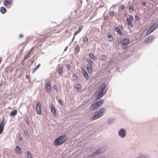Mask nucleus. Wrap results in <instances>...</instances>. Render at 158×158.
<instances>
[{"label": "nucleus", "instance_id": "1", "mask_svg": "<svg viewBox=\"0 0 158 158\" xmlns=\"http://www.w3.org/2000/svg\"><path fill=\"white\" fill-rule=\"evenodd\" d=\"M106 84L104 83L102 84L95 92V94L96 95V99H99L102 97L106 94Z\"/></svg>", "mask_w": 158, "mask_h": 158}, {"label": "nucleus", "instance_id": "2", "mask_svg": "<svg viewBox=\"0 0 158 158\" xmlns=\"http://www.w3.org/2000/svg\"><path fill=\"white\" fill-rule=\"evenodd\" d=\"M67 139V138L65 135H62L59 136L58 138L55 139L54 143V144L55 146L60 145L63 144Z\"/></svg>", "mask_w": 158, "mask_h": 158}, {"label": "nucleus", "instance_id": "3", "mask_svg": "<svg viewBox=\"0 0 158 158\" xmlns=\"http://www.w3.org/2000/svg\"><path fill=\"white\" fill-rule=\"evenodd\" d=\"M105 110V108H101L99 111L96 112L94 113V115L91 117V120H93L97 119L102 116Z\"/></svg>", "mask_w": 158, "mask_h": 158}, {"label": "nucleus", "instance_id": "4", "mask_svg": "<svg viewBox=\"0 0 158 158\" xmlns=\"http://www.w3.org/2000/svg\"><path fill=\"white\" fill-rule=\"evenodd\" d=\"M103 102V100H100L98 102L94 103L90 106V109L92 110L96 109L102 105Z\"/></svg>", "mask_w": 158, "mask_h": 158}, {"label": "nucleus", "instance_id": "5", "mask_svg": "<svg viewBox=\"0 0 158 158\" xmlns=\"http://www.w3.org/2000/svg\"><path fill=\"white\" fill-rule=\"evenodd\" d=\"M158 27V23L156 22L152 25L146 32L147 35H149L154 31Z\"/></svg>", "mask_w": 158, "mask_h": 158}, {"label": "nucleus", "instance_id": "6", "mask_svg": "<svg viewBox=\"0 0 158 158\" xmlns=\"http://www.w3.org/2000/svg\"><path fill=\"white\" fill-rule=\"evenodd\" d=\"M133 18L131 15H130L129 18L127 19V24L128 28H132L133 25L131 22L133 20ZM130 29V28H129Z\"/></svg>", "mask_w": 158, "mask_h": 158}, {"label": "nucleus", "instance_id": "7", "mask_svg": "<svg viewBox=\"0 0 158 158\" xmlns=\"http://www.w3.org/2000/svg\"><path fill=\"white\" fill-rule=\"evenodd\" d=\"M41 103L40 102H38L36 105V110L37 113L39 114H41V112L40 110Z\"/></svg>", "mask_w": 158, "mask_h": 158}, {"label": "nucleus", "instance_id": "8", "mask_svg": "<svg viewBox=\"0 0 158 158\" xmlns=\"http://www.w3.org/2000/svg\"><path fill=\"white\" fill-rule=\"evenodd\" d=\"M121 44L123 46L128 45L130 42V40L128 38H125L121 41Z\"/></svg>", "mask_w": 158, "mask_h": 158}, {"label": "nucleus", "instance_id": "9", "mask_svg": "<svg viewBox=\"0 0 158 158\" xmlns=\"http://www.w3.org/2000/svg\"><path fill=\"white\" fill-rule=\"evenodd\" d=\"M154 39V37L151 36L146 38L144 40V42L145 43H147L152 42Z\"/></svg>", "mask_w": 158, "mask_h": 158}, {"label": "nucleus", "instance_id": "10", "mask_svg": "<svg viewBox=\"0 0 158 158\" xmlns=\"http://www.w3.org/2000/svg\"><path fill=\"white\" fill-rule=\"evenodd\" d=\"M5 123V119L3 118L0 123V134H1L3 130Z\"/></svg>", "mask_w": 158, "mask_h": 158}, {"label": "nucleus", "instance_id": "11", "mask_svg": "<svg viewBox=\"0 0 158 158\" xmlns=\"http://www.w3.org/2000/svg\"><path fill=\"white\" fill-rule=\"evenodd\" d=\"M50 108L51 109V111L52 113L53 114L54 116H55L56 115V109L54 107V105L53 104H51L50 105Z\"/></svg>", "mask_w": 158, "mask_h": 158}, {"label": "nucleus", "instance_id": "12", "mask_svg": "<svg viewBox=\"0 0 158 158\" xmlns=\"http://www.w3.org/2000/svg\"><path fill=\"white\" fill-rule=\"evenodd\" d=\"M119 135L122 138H123L125 135V132L124 130L121 129L118 132Z\"/></svg>", "mask_w": 158, "mask_h": 158}, {"label": "nucleus", "instance_id": "13", "mask_svg": "<svg viewBox=\"0 0 158 158\" xmlns=\"http://www.w3.org/2000/svg\"><path fill=\"white\" fill-rule=\"evenodd\" d=\"M51 86L49 81L48 82L46 85V90L48 93L50 92Z\"/></svg>", "mask_w": 158, "mask_h": 158}, {"label": "nucleus", "instance_id": "14", "mask_svg": "<svg viewBox=\"0 0 158 158\" xmlns=\"http://www.w3.org/2000/svg\"><path fill=\"white\" fill-rule=\"evenodd\" d=\"M82 72L83 73V75L85 77V78L86 79H88L89 78L88 75L84 68H82Z\"/></svg>", "mask_w": 158, "mask_h": 158}, {"label": "nucleus", "instance_id": "15", "mask_svg": "<svg viewBox=\"0 0 158 158\" xmlns=\"http://www.w3.org/2000/svg\"><path fill=\"white\" fill-rule=\"evenodd\" d=\"M11 0H4L3 2V4L5 6L10 5L11 3Z\"/></svg>", "mask_w": 158, "mask_h": 158}, {"label": "nucleus", "instance_id": "16", "mask_svg": "<svg viewBox=\"0 0 158 158\" xmlns=\"http://www.w3.org/2000/svg\"><path fill=\"white\" fill-rule=\"evenodd\" d=\"M82 28L83 27L82 26H79L78 29L74 32V35L75 36L78 33H79L81 30Z\"/></svg>", "mask_w": 158, "mask_h": 158}, {"label": "nucleus", "instance_id": "17", "mask_svg": "<svg viewBox=\"0 0 158 158\" xmlns=\"http://www.w3.org/2000/svg\"><path fill=\"white\" fill-rule=\"evenodd\" d=\"M15 150L17 153L21 154V149L19 146H16Z\"/></svg>", "mask_w": 158, "mask_h": 158}, {"label": "nucleus", "instance_id": "18", "mask_svg": "<svg viewBox=\"0 0 158 158\" xmlns=\"http://www.w3.org/2000/svg\"><path fill=\"white\" fill-rule=\"evenodd\" d=\"M107 36L109 40L110 41H112L113 39V37L110 33H107Z\"/></svg>", "mask_w": 158, "mask_h": 158}, {"label": "nucleus", "instance_id": "19", "mask_svg": "<svg viewBox=\"0 0 158 158\" xmlns=\"http://www.w3.org/2000/svg\"><path fill=\"white\" fill-rule=\"evenodd\" d=\"M92 66L91 65H88L87 66V70L89 73H91L92 71Z\"/></svg>", "mask_w": 158, "mask_h": 158}, {"label": "nucleus", "instance_id": "20", "mask_svg": "<svg viewBox=\"0 0 158 158\" xmlns=\"http://www.w3.org/2000/svg\"><path fill=\"white\" fill-rule=\"evenodd\" d=\"M0 11L2 13L4 14L6 12V9L5 7H2L0 8Z\"/></svg>", "mask_w": 158, "mask_h": 158}, {"label": "nucleus", "instance_id": "21", "mask_svg": "<svg viewBox=\"0 0 158 158\" xmlns=\"http://www.w3.org/2000/svg\"><path fill=\"white\" fill-rule=\"evenodd\" d=\"M40 64H38L36 67L35 68H34L33 69V71H32V73H34L38 69H39V68H40Z\"/></svg>", "mask_w": 158, "mask_h": 158}, {"label": "nucleus", "instance_id": "22", "mask_svg": "<svg viewBox=\"0 0 158 158\" xmlns=\"http://www.w3.org/2000/svg\"><path fill=\"white\" fill-rule=\"evenodd\" d=\"M17 114V110H15L12 111L10 114V115L11 116H14L16 115Z\"/></svg>", "mask_w": 158, "mask_h": 158}, {"label": "nucleus", "instance_id": "23", "mask_svg": "<svg viewBox=\"0 0 158 158\" xmlns=\"http://www.w3.org/2000/svg\"><path fill=\"white\" fill-rule=\"evenodd\" d=\"M115 30L118 33V34L120 35H122V33L121 31L119 28L118 27H116L115 28Z\"/></svg>", "mask_w": 158, "mask_h": 158}, {"label": "nucleus", "instance_id": "24", "mask_svg": "<svg viewBox=\"0 0 158 158\" xmlns=\"http://www.w3.org/2000/svg\"><path fill=\"white\" fill-rule=\"evenodd\" d=\"M81 85L80 84H78L75 85L74 88L75 89H80V88L81 87Z\"/></svg>", "mask_w": 158, "mask_h": 158}, {"label": "nucleus", "instance_id": "25", "mask_svg": "<svg viewBox=\"0 0 158 158\" xmlns=\"http://www.w3.org/2000/svg\"><path fill=\"white\" fill-rule=\"evenodd\" d=\"M89 57L93 60H96L97 59L96 57L92 53L89 54Z\"/></svg>", "mask_w": 158, "mask_h": 158}, {"label": "nucleus", "instance_id": "26", "mask_svg": "<svg viewBox=\"0 0 158 158\" xmlns=\"http://www.w3.org/2000/svg\"><path fill=\"white\" fill-rule=\"evenodd\" d=\"M63 72V68L62 67H59L58 70V73L60 75L62 74Z\"/></svg>", "mask_w": 158, "mask_h": 158}, {"label": "nucleus", "instance_id": "27", "mask_svg": "<svg viewBox=\"0 0 158 158\" xmlns=\"http://www.w3.org/2000/svg\"><path fill=\"white\" fill-rule=\"evenodd\" d=\"M27 158H32V156L31 153L29 151L27 152Z\"/></svg>", "mask_w": 158, "mask_h": 158}, {"label": "nucleus", "instance_id": "28", "mask_svg": "<svg viewBox=\"0 0 158 158\" xmlns=\"http://www.w3.org/2000/svg\"><path fill=\"white\" fill-rule=\"evenodd\" d=\"M87 61L89 64L88 65H92L93 64V62L90 59H87Z\"/></svg>", "mask_w": 158, "mask_h": 158}, {"label": "nucleus", "instance_id": "29", "mask_svg": "<svg viewBox=\"0 0 158 158\" xmlns=\"http://www.w3.org/2000/svg\"><path fill=\"white\" fill-rule=\"evenodd\" d=\"M82 39L83 40V41L84 42H87L88 41V38L86 37V36H85L82 38Z\"/></svg>", "mask_w": 158, "mask_h": 158}, {"label": "nucleus", "instance_id": "30", "mask_svg": "<svg viewBox=\"0 0 158 158\" xmlns=\"http://www.w3.org/2000/svg\"><path fill=\"white\" fill-rule=\"evenodd\" d=\"M76 51L79 52L80 51V47L79 45H77L76 47Z\"/></svg>", "mask_w": 158, "mask_h": 158}, {"label": "nucleus", "instance_id": "31", "mask_svg": "<svg viewBox=\"0 0 158 158\" xmlns=\"http://www.w3.org/2000/svg\"><path fill=\"white\" fill-rule=\"evenodd\" d=\"M114 13L113 11H110L109 12V15L111 16H113Z\"/></svg>", "mask_w": 158, "mask_h": 158}, {"label": "nucleus", "instance_id": "32", "mask_svg": "<svg viewBox=\"0 0 158 158\" xmlns=\"http://www.w3.org/2000/svg\"><path fill=\"white\" fill-rule=\"evenodd\" d=\"M133 7L132 6H130L129 7V9L130 11H133Z\"/></svg>", "mask_w": 158, "mask_h": 158}, {"label": "nucleus", "instance_id": "33", "mask_svg": "<svg viewBox=\"0 0 158 158\" xmlns=\"http://www.w3.org/2000/svg\"><path fill=\"white\" fill-rule=\"evenodd\" d=\"M102 153V152H101V151L100 150V149H99L97 151V152L95 153V154H98V153L100 154Z\"/></svg>", "mask_w": 158, "mask_h": 158}, {"label": "nucleus", "instance_id": "34", "mask_svg": "<svg viewBox=\"0 0 158 158\" xmlns=\"http://www.w3.org/2000/svg\"><path fill=\"white\" fill-rule=\"evenodd\" d=\"M53 88L56 91L57 90V87L56 85H54L53 86Z\"/></svg>", "mask_w": 158, "mask_h": 158}, {"label": "nucleus", "instance_id": "35", "mask_svg": "<svg viewBox=\"0 0 158 158\" xmlns=\"http://www.w3.org/2000/svg\"><path fill=\"white\" fill-rule=\"evenodd\" d=\"M135 19L137 21H138L139 20V17L138 15L135 16Z\"/></svg>", "mask_w": 158, "mask_h": 158}, {"label": "nucleus", "instance_id": "36", "mask_svg": "<svg viewBox=\"0 0 158 158\" xmlns=\"http://www.w3.org/2000/svg\"><path fill=\"white\" fill-rule=\"evenodd\" d=\"M67 67L68 69H69L71 68V66L69 64H67Z\"/></svg>", "mask_w": 158, "mask_h": 158}, {"label": "nucleus", "instance_id": "37", "mask_svg": "<svg viewBox=\"0 0 158 158\" xmlns=\"http://www.w3.org/2000/svg\"><path fill=\"white\" fill-rule=\"evenodd\" d=\"M60 103V104H62V100H59V101H58Z\"/></svg>", "mask_w": 158, "mask_h": 158}, {"label": "nucleus", "instance_id": "38", "mask_svg": "<svg viewBox=\"0 0 158 158\" xmlns=\"http://www.w3.org/2000/svg\"><path fill=\"white\" fill-rule=\"evenodd\" d=\"M124 6L123 5H121V9L122 10H124Z\"/></svg>", "mask_w": 158, "mask_h": 158}, {"label": "nucleus", "instance_id": "39", "mask_svg": "<svg viewBox=\"0 0 158 158\" xmlns=\"http://www.w3.org/2000/svg\"><path fill=\"white\" fill-rule=\"evenodd\" d=\"M23 37V35L22 34H20L19 36V37L20 38H22Z\"/></svg>", "mask_w": 158, "mask_h": 158}, {"label": "nucleus", "instance_id": "40", "mask_svg": "<svg viewBox=\"0 0 158 158\" xmlns=\"http://www.w3.org/2000/svg\"><path fill=\"white\" fill-rule=\"evenodd\" d=\"M68 48V47H66L65 48V49H64V51H66L67 49Z\"/></svg>", "mask_w": 158, "mask_h": 158}, {"label": "nucleus", "instance_id": "41", "mask_svg": "<svg viewBox=\"0 0 158 158\" xmlns=\"http://www.w3.org/2000/svg\"><path fill=\"white\" fill-rule=\"evenodd\" d=\"M19 139L20 141H21L22 139V138L21 137H19Z\"/></svg>", "mask_w": 158, "mask_h": 158}, {"label": "nucleus", "instance_id": "42", "mask_svg": "<svg viewBox=\"0 0 158 158\" xmlns=\"http://www.w3.org/2000/svg\"><path fill=\"white\" fill-rule=\"evenodd\" d=\"M105 56H103V55H102L101 56V57H105Z\"/></svg>", "mask_w": 158, "mask_h": 158}, {"label": "nucleus", "instance_id": "43", "mask_svg": "<svg viewBox=\"0 0 158 158\" xmlns=\"http://www.w3.org/2000/svg\"><path fill=\"white\" fill-rule=\"evenodd\" d=\"M145 3V2H143V4H144Z\"/></svg>", "mask_w": 158, "mask_h": 158}, {"label": "nucleus", "instance_id": "44", "mask_svg": "<svg viewBox=\"0 0 158 158\" xmlns=\"http://www.w3.org/2000/svg\"><path fill=\"white\" fill-rule=\"evenodd\" d=\"M145 3V2H143V4H144Z\"/></svg>", "mask_w": 158, "mask_h": 158}, {"label": "nucleus", "instance_id": "45", "mask_svg": "<svg viewBox=\"0 0 158 158\" xmlns=\"http://www.w3.org/2000/svg\"><path fill=\"white\" fill-rule=\"evenodd\" d=\"M88 158H89V156H88Z\"/></svg>", "mask_w": 158, "mask_h": 158}, {"label": "nucleus", "instance_id": "46", "mask_svg": "<svg viewBox=\"0 0 158 158\" xmlns=\"http://www.w3.org/2000/svg\"><path fill=\"white\" fill-rule=\"evenodd\" d=\"M74 39V38H73L72 39V40H73Z\"/></svg>", "mask_w": 158, "mask_h": 158}]
</instances>
